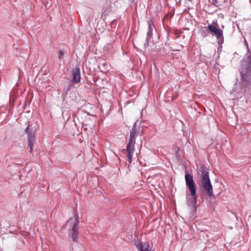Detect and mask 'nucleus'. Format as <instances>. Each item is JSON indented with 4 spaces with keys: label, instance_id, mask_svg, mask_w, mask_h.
Segmentation results:
<instances>
[{
    "label": "nucleus",
    "instance_id": "f257e3e1",
    "mask_svg": "<svg viewBox=\"0 0 251 251\" xmlns=\"http://www.w3.org/2000/svg\"><path fill=\"white\" fill-rule=\"evenodd\" d=\"M201 176H200V181L198 183L200 189L204 192L208 198L214 197L213 195V189L212 185L211 183L209 170L205 167H201Z\"/></svg>",
    "mask_w": 251,
    "mask_h": 251
},
{
    "label": "nucleus",
    "instance_id": "f03ea898",
    "mask_svg": "<svg viewBox=\"0 0 251 251\" xmlns=\"http://www.w3.org/2000/svg\"><path fill=\"white\" fill-rule=\"evenodd\" d=\"M140 134V126L135 123L130 131L129 138L126 147L127 157L129 163L132 162V158L135 150L134 146L136 137Z\"/></svg>",
    "mask_w": 251,
    "mask_h": 251
},
{
    "label": "nucleus",
    "instance_id": "7ed1b4c3",
    "mask_svg": "<svg viewBox=\"0 0 251 251\" xmlns=\"http://www.w3.org/2000/svg\"><path fill=\"white\" fill-rule=\"evenodd\" d=\"M242 90L245 93H251V70H240Z\"/></svg>",
    "mask_w": 251,
    "mask_h": 251
},
{
    "label": "nucleus",
    "instance_id": "20e7f679",
    "mask_svg": "<svg viewBox=\"0 0 251 251\" xmlns=\"http://www.w3.org/2000/svg\"><path fill=\"white\" fill-rule=\"evenodd\" d=\"M79 223V220L76 217L71 218L67 222V226H69V235L72 238L74 242H77L78 240Z\"/></svg>",
    "mask_w": 251,
    "mask_h": 251
},
{
    "label": "nucleus",
    "instance_id": "39448f33",
    "mask_svg": "<svg viewBox=\"0 0 251 251\" xmlns=\"http://www.w3.org/2000/svg\"><path fill=\"white\" fill-rule=\"evenodd\" d=\"M185 180L186 185L188 188L190 192L191 195L194 199V201L196 202L197 199L196 196V186L195 185L193 176L188 173L186 171L185 175Z\"/></svg>",
    "mask_w": 251,
    "mask_h": 251
},
{
    "label": "nucleus",
    "instance_id": "423d86ee",
    "mask_svg": "<svg viewBox=\"0 0 251 251\" xmlns=\"http://www.w3.org/2000/svg\"><path fill=\"white\" fill-rule=\"evenodd\" d=\"M25 132L27 135V150L31 153L33 151V147L36 141L35 129L30 125H28L25 129Z\"/></svg>",
    "mask_w": 251,
    "mask_h": 251
},
{
    "label": "nucleus",
    "instance_id": "0eeeda50",
    "mask_svg": "<svg viewBox=\"0 0 251 251\" xmlns=\"http://www.w3.org/2000/svg\"><path fill=\"white\" fill-rule=\"evenodd\" d=\"M73 86L70 83L64 88V93L62 94L63 102L68 104H72L75 100L76 97L75 94L71 91Z\"/></svg>",
    "mask_w": 251,
    "mask_h": 251
},
{
    "label": "nucleus",
    "instance_id": "6e6552de",
    "mask_svg": "<svg viewBox=\"0 0 251 251\" xmlns=\"http://www.w3.org/2000/svg\"><path fill=\"white\" fill-rule=\"evenodd\" d=\"M240 70H251V49H248V51H247L245 57L243 59Z\"/></svg>",
    "mask_w": 251,
    "mask_h": 251
},
{
    "label": "nucleus",
    "instance_id": "1a4fd4ad",
    "mask_svg": "<svg viewBox=\"0 0 251 251\" xmlns=\"http://www.w3.org/2000/svg\"><path fill=\"white\" fill-rule=\"evenodd\" d=\"M207 28L211 33H213V34L216 36L217 39H221L223 34V30L219 28L218 25L216 26L211 24L208 26Z\"/></svg>",
    "mask_w": 251,
    "mask_h": 251
},
{
    "label": "nucleus",
    "instance_id": "9d476101",
    "mask_svg": "<svg viewBox=\"0 0 251 251\" xmlns=\"http://www.w3.org/2000/svg\"><path fill=\"white\" fill-rule=\"evenodd\" d=\"M80 81V70L79 67L73 70V78L72 82L75 83H78Z\"/></svg>",
    "mask_w": 251,
    "mask_h": 251
},
{
    "label": "nucleus",
    "instance_id": "9b49d317",
    "mask_svg": "<svg viewBox=\"0 0 251 251\" xmlns=\"http://www.w3.org/2000/svg\"><path fill=\"white\" fill-rule=\"evenodd\" d=\"M148 31L147 32V40H150L152 37V31L154 28V25L153 24V22L151 20H150L148 22Z\"/></svg>",
    "mask_w": 251,
    "mask_h": 251
},
{
    "label": "nucleus",
    "instance_id": "f8f14e48",
    "mask_svg": "<svg viewBox=\"0 0 251 251\" xmlns=\"http://www.w3.org/2000/svg\"><path fill=\"white\" fill-rule=\"evenodd\" d=\"M211 3L215 6H219L222 5L225 2V0H209Z\"/></svg>",
    "mask_w": 251,
    "mask_h": 251
},
{
    "label": "nucleus",
    "instance_id": "ddd939ff",
    "mask_svg": "<svg viewBox=\"0 0 251 251\" xmlns=\"http://www.w3.org/2000/svg\"><path fill=\"white\" fill-rule=\"evenodd\" d=\"M175 150L176 152V157H179L180 156V154L179 153L180 151V148L179 147H176Z\"/></svg>",
    "mask_w": 251,
    "mask_h": 251
},
{
    "label": "nucleus",
    "instance_id": "4468645a",
    "mask_svg": "<svg viewBox=\"0 0 251 251\" xmlns=\"http://www.w3.org/2000/svg\"><path fill=\"white\" fill-rule=\"evenodd\" d=\"M64 53L62 50H60L58 51V58L61 59L62 57L64 55Z\"/></svg>",
    "mask_w": 251,
    "mask_h": 251
},
{
    "label": "nucleus",
    "instance_id": "2eb2a0df",
    "mask_svg": "<svg viewBox=\"0 0 251 251\" xmlns=\"http://www.w3.org/2000/svg\"><path fill=\"white\" fill-rule=\"evenodd\" d=\"M218 40H219V41H218V43L219 44H222L224 42V36H223V34L222 35V36L221 37V39H218Z\"/></svg>",
    "mask_w": 251,
    "mask_h": 251
},
{
    "label": "nucleus",
    "instance_id": "dca6fc26",
    "mask_svg": "<svg viewBox=\"0 0 251 251\" xmlns=\"http://www.w3.org/2000/svg\"><path fill=\"white\" fill-rule=\"evenodd\" d=\"M149 41L150 40H147V38H146V43L144 44V46H145V48H146L148 46V45H149V43H149Z\"/></svg>",
    "mask_w": 251,
    "mask_h": 251
},
{
    "label": "nucleus",
    "instance_id": "f3484780",
    "mask_svg": "<svg viewBox=\"0 0 251 251\" xmlns=\"http://www.w3.org/2000/svg\"><path fill=\"white\" fill-rule=\"evenodd\" d=\"M245 45L246 46L247 49V51H248V49H250L249 48V46H248V43H247V41H245Z\"/></svg>",
    "mask_w": 251,
    "mask_h": 251
},
{
    "label": "nucleus",
    "instance_id": "a211bd4d",
    "mask_svg": "<svg viewBox=\"0 0 251 251\" xmlns=\"http://www.w3.org/2000/svg\"><path fill=\"white\" fill-rule=\"evenodd\" d=\"M101 65L104 66L105 65V63H103L101 64Z\"/></svg>",
    "mask_w": 251,
    "mask_h": 251
},
{
    "label": "nucleus",
    "instance_id": "6ab92c4d",
    "mask_svg": "<svg viewBox=\"0 0 251 251\" xmlns=\"http://www.w3.org/2000/svg\"><path fill=\"white\" fill-rule=\"evenodd\" d=\"M134 0H129V1L131 2H132Z\"/></svg>",
    "mask_w": 251,
    "mask_h": 251
},
{
    "label": "nucleus",
    "instance_id": "aec40b11",
    "mask_svg": "<svg viewBox=\"0 0 251 251\" xmlns=\"http://www.w3.org/2000/svg\"><path fill=\"white\" fill-rule=\"evenodd\" d=\"M48 4V3H47V4L45 5L46 7H47Z\"/></svg>",
    "mask_w": 251,
    "mask_h": 251
}]
</instances>
